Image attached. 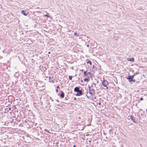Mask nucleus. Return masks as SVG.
Returning <instances> with one entry per match:
<instances>
[{
	"label": "nucleus",
	"instance_id": "16",
	"mask_svg": "<svg viewBox=\"0 0 147 147\" xmlns=\"http://www.w3.org/2000/svg\"><path fill=\"white\" fill-rule=\"evenodd\" d=\"M136 80L135 79H132V80H131L129 81V82H135Z\"/></svg>",
	"mask_w": 147,
	"mask_h": 147
},
{
	"label": "nucleus",
	"instance_id": "37",
	"mask_svg": "<svg viewBox=\"0 0 147 147\" xmlns=\"http://www.w3.org/2000/svg\"><path fill=\"white\" fill-rule=\"evenodd\" d=\"M84 70L83 69L82 70V71H83Z\"/></svg>",
	"mask_w": 147,
	"mask_h": 147
},
{
	"label": "nucleus",
	"instance_id": "38",
	"mask_svg": "<svg viewBox=\"0 0 147 147\" xmlns=\"http://www.w3.org/2000/svg\"><path fill=\"white\" fill-rule=\"evenodd\" d=\"M146 111H147V109H146Z\"/></svg>",
	"mask_w": 147,
	"mask_h": 147
},
{
	"label": "nucleus",
	"instance_id": "2",
	"mask_svg": "<svg viewBox=\"0 0 147 147\" xmlns=\"http://www.w3.org/2000/svg\"><path fill=\"white\" fill-rule=\"evenodd\" d=\"M102 85L104 87H106V89H108V87L107 86L109 85V83H108V81L106 80H103L102 82Z\"/></svg>",
	"mask_w": 147,
	"mask_h": 147
},
{
	"label": "nucleus",
	"instance_id": "22",
	"mask_svg": "<svg viewBox=\"0 0 147 147\" xmlns=\"http://www.w3.org/2000/svg\"><path fill=\"white\" fill-rule=\"evenodd\" d=\"M56 91L57 92H58V90L57 89L56 90Z\"/></svg>",
	"mask_w": 147,
	"mask_h": 147
},
{
	"label": "nucleus",
	"instance_id": "11",
	"mask_svg": "<svg viewBox=\"0 0 147 147\" xmlns=\"http://www.w3.org/2000/svg\"><path fill=\"white\" fill-rule=\"evenodd\" d=\"M87 63H89L90 65H91L92 64L91 62L89 60H88V61H87Z\"/></svg>",
	"mask_w": 147,
	"mask_h": 147
},
{
	"label": "nucleus",
	"instance_id": "20",
	"mask_svg": "<svg viewBox=\"0 0 147 147\" xmlns=\"http://www.w3.org/2000/svg\"><path fill=\"white\" fill-rule=\"evenodd\" d=\"M140 100H143V98H142V97H141V98H140Z\"/></svg>",
	"mask_w": 147,
	"mask_h": 147
},
{
	"label": "nucleus",
	"instance_id": "7",
	"mask_svg": "<svg viewBox=\"0 0 147 147\" xmlns=\"http://www.w3.org/2000/svg\"><path fill=\"white\" fill-rule=\"evenodd\" d=\"M22 13L24 15V16H26L27 15V14H28V13L27 11H25L24 10H22L21 11Z\"/></svg>",
	"mask_w": 147,
	"mask_h": 147
},
{
	"label": "nucleus",
	"instance_id": "34",
	"mask_svg": "<svg viewBox=\"0 0 147 147\" xmlns=\"http://www.w3.org/2000/svg\"><path fill=\"white\" fill-rule=\"evenodd\" d=\"M74 99L75 100H76V98L75 97Z\"/></svg>",
	"mask_w": 147,
	"mask_h": 147
},
{
	"label": "nucleus",
	"instance_id": "5",
	"mask_svg": "<svg viewBox=\"0 0 147 147\" xmlns=\"http://www.w3.org/2000/svg\"><path fill=\"white\" fill-rule=\"evenodd\" d=\"M60 96L62 98H63L64 97V93L62 91H60Z\"/></svg>",
	"mask_w": 147,
	"mask_h": 147
},
{
	"label": "nucleus",
	"instance_id": "29",
	"mask_svg": "<svg viewBox=\"0 0 147 147\" xmlns=\"http://www.w3.org/2000/svg\"><path fill=\"white\" fill-rule=\"evenodd\" d=\"M73 147H76V146L75 145L73 146Z\"/></svg>",
	"mask_w": 147,
	"mask_h": 147
},
{
	"label": "nucleus",
	"instance_id": "12",
	"mask_svg": "<svg viewBox=\"0 0 147 147\" xmlns=\"http://www.w3.org/2000/svg\"><path fill=\"white\" fill-rule=\"evenodd\" d=\"M96 84L94 83H93L91 85V87H96Z\"/></svg>",
	"mask_w": 147,
	"mask_h": 147
},
{
	"label": "nucleus",
	"instance_id": "9",
	"mask_svg": "<svg viewBox=\"0 0 147 147\" xmlns=\"http://www.w3.org/2000/svg\"><path fill=\"white\" fill-rule=\"evenodd\" d=\"M127 60L128 61L134 62V59L133 57H132L131 58H129L127 59Z\"/></svg>",
	"mask_w": 147,
	"mask_h": 147
},
{
	"label": "nucleus",
	"instance_id": "30",
	"mask_svg": "<svg viewBox=\"0 0 147 147\" xmlns=\"http://www.w3.org/2000/svg\"><path fill=\"white\" fill-rule=\"evenodd\" d=\"M14 108H15V109H16V106H15V105H14Z\"/></svg>",
	"mask_w": 147,
	"mask_h": 147
},
{
	"label": "nucleus",
	"instance_id": "8",
	"mask_svg": "<svg viewBox=\"0 0 147 147\" xmlns=\"http://www.w3.org/2000/svg\"><path fill=\"white\" fill-rule=\"evenodd\" d=\"M80 90V88L78 87H76L74 88V91L77 92Z\"/></svg>",
	"mask_w": 147,
	"mask_h": 147
},
{
	"label": "nucleus",
	"instance_id": "13",
	"mask_svg": "<svg viewBox=\"0 0 147 147\" xmlns=\"http://www.w3.org/2000/svg\"><path fill=\"white\" fill-rule=\"evenodd\" d=\"M84 81H88L89 80V79L86 78H85L84 79Z\"/></svg>",
	"mask_w": 147,
	"mask_h": 147
},
{
	"label": "nucleus",
	"instance_id": "28",
	"mask_svg": "<svg viewBox=\"0 0 147 147\" xmlns=\"http://www.w3.org/2000/svg\"><path fill=\"white\" fill-rule=\"evenodd\" d=\"M98 104L100 105H101V103L100 102H99L98 103Z\"/></svg>",
	"mask_w": 147,
	"mask_h": 147
},
{
	"label": "nucleus",
	"instance_id": "35",
	"mask_svg": "<svg viewBox=\"0 0 147 147\" xmlns=\"http://www.w3.org/2000/svg\"><path fill=\"white\" fill-rule=\"evenodd\" d=\"M9 110H11V108H9Z\"/></svg>",
	"mask_w": 147,
	"mask_h": 147
},
{
	"label": "nucleus",
	"instance_id": "23",
	"mask_svg": "<svg viewBox=\"0 0 147 147\" xmlns=\"http://www.w3.org/2000/svg\"><path fill=\"white\" fill-rule=\"evenodd\" d=\"M59 88V86H57V89H58Z\"/></svg>",
	"mask_w": 147,
	"mask_h": 147
},
{
	"label": "nucleus",
	"instance_id": "10",
	"mask_svg": "<svg viewBox=\"0 0 147 147\" xmlns=\"http://www.w3.org/2000/svg\"><path fill=\"white\" fill-rule=\"evenodd\" d=\"M84 75L85 76L87 77V73H86V71H84Z\"/></svg>",
	"mask_w": 147,
	"mask_h": 147
},
{
	"label": "nucleus",
	"instance_id": "14",
	"mask_svg": "<svg viewBox=\"0 0 147 147\" xmlns=\"http://www.w3.org/2000/svg\"><path fill=\"white\" fill-rule=\"evenodd\" d=\"M74 35L75 36H79V35L78 34L76 33V32H75L74 33Z\"/></svg>",
	"mask_w": 147,
	"mask_h": 147
},
{
	"label": "nucleus",
	"instance_id": "18",
	"mask_svg": "<svg viewBox=\"0 0 147 147\" xmlns=\"http://www.w3.org/2000/svg\"><path fill=\"white\" fill-rule=\"evenodd\" d=\"M45 16L47 17H50V16H49L47 14H46V15H45Z\"/></svg>",
	"mask_w": 147,
	"mask_h": 147
},
{
	"label": "nucleus",
	"instance_id": "3",
	"mask_svg": "<svg viewBox=\"0 0 147 147\" xmlns=\"http://www.w3.org/2000/svg\"><path fill=\"white\" fill-rule=\"evenodd\" d=\"M77 93L76 94L77 96H80L83 94L82 91L81 90H79L77 92Z\"/></svg>",
	"mask_w": 147,
	"mask_h": 147
},
{
	"label": "nucleus",
	"instance_id": "17",
	"mask_svg": "<svg viewBox=\"0 0 147 147\" xmlns=\"http://www.w3.org/2000/svg\"><path fill=\"white\" fill-rule=\"evenodd\" d=\"M87 76H88V75L90 76L91 75V73L90 72H88L87 73Z\"/></svg>",
	"mask_w": 147,
	"mask_h": 147
},
{
	"label": "nucleus",
	"instance_id": "15",
	"mask_svg": "<svg viewBox=\"0 0 147 147\" xmlns=\"http://www.w3.org/2000/svg\"><path fill=\"white\" fill-rule=\"evenodd\" d=\"M72 76H69V80H71L72 79Z\"/></svg>",
	"mask_w": 147,
	"mask_h": 147
},
{
	"label": "nucleus",
	"instance_id": "27",
	"mask_svg": "<svg viewBox=\"0 0 147 147\" xmlns=\"http://www.w3.org/2000/svg\"><path fill=\"white\" fill-rule=\"evenodd\" d=\"M50 53H51V52H50V51H49V52H48V54H50Z\"/></svg>",
	"mask_w": 147,
	"mask_h": 147
},
{
	"label": "nucleus",
	"instance_id": "6",
	"mask_svg": "<svg viewBox=\"0 0 147 147\" xmlns=\"http://www.w3.org/2000/svg\"><path fill=\"white\" fill-rule=\"evenodd\" d=\"M130 118L131 119V120L133 121V122L135 123L136 122L135 121V118L134 116L132 115H131L130 116Z\"/></svg>",
	"mask_w": 147,
	"mask_h": 147
},
{
	"label": "nucleus",
	"instance_id": "32",
	"mask_svg": "<svg viewBox=\"0 0 147 147\" xmlns=\"http://www.w3.org/2000/svg\"><path fill=\"white\" fill-rule=\"evenodd\" d=\"M88 141H89V142H90V143L91 142V141H90V140H89Z\"/></svg>",
	"mask_w": 147,
	"mask_h": 147
},
{
	"label": "nucleus",
	"instance_id": "25",
	"mask_svg": "<svg viewBox=\"0 0 147 147\" xmlns=\"http://www.w3.org/2000/svg\"><path fill=\"white\" fill-rule=\"evenodd\" d=\"M51 82H53V83H54V81H53V80H52L51 81Z\"/></svg>",
	"mask_w": 147,
	"mask_h": 147
},
{
	"label": "nucleus",
	"instance_id": "26",
	"mask_svg": "<svg viewBox=\"0 0 147 147\" xmlns=\"http://www.w3.org/2000/svg\"><path fill=\"white\" fill-rule=\"evenodd\" d=\"M56 101L57 102H59V100L58 99H57Z\"/></svg>",
	"mask_w": 147,
	"mask_h": 147
},
{
	"label": "nucleus",
	"instance_id": "33",
	"mask_svg": "<svg viewBox=\"0 0 147 147\" xmlns=\"http://www.w3.org/2000/svg\"><path fill=\"white\" fill-rule=\"evenodd\" d=\"M87 46L88 47H89V45H87Z\"/></svg>",
	"mask_w": 147,
	"mask_h": 147
},
{
	"label": "nucleus",
	"instance_id": "36",
	"mask_svg": "<svg viewBox=\"0 0 147 147\" xmlns=\"http://www.w3.org/2000/svg\"><path fill=\"white\" fill-rule=\"evenodd\" d=\"M94 98H96V97H94Z\"/></svg>",
	"mask_w": 147,
	"mask_h": 147
},
{
	"label": "nucleus",
	"instance_id": "31",
	"mask_svg": "<svg viewBox=\"0 0 147 147\" xmlns=\"http://www.w3.org/2000/svg\"><path fill=\"white\" fill-rule=\"evenodd\" d=\"M65 99L66 100H67V98L66 97H65Z\"/></svg>",
	"mask_w": 147,
	"mask_h": 147
},
{
	"label": "nucleus",
	"instance_id": "4",
	"mask_svg": "<svg viewBox=\"0 0 147 147\" xmlns=\"http://www.w3.org/2000/svg\"><path fill=\"white\" fill-rule=\"evenodd\" d=\"M134 78V76H129L127 78V79L129 80V81L131 80H132Z\"/></svg>",
	"mask_w": 147,
	"mask_h": 147
},
{
	"label": "nucleus",
	"instance_id": "19",
	"mask_svg": "<svg viewBox=\"0 0 147 147\" xmlns=\"http://www.w3.org/2000/svg\"><path fill=\"white\" fill-rule=\"evenodd\" d=\"M44 130H45V131H47V132H49V133H50V132H49V131H47V130L46 129H44Z\"/></svg>",
	"mask_w": 147,
	"mask_h": 147
},
{
	"label": "nucleus",
	"instance_id": "21",
	"mask_svg": "<svg viewBox=\"0 0 147 147\" xmlns=\"http://www.w3.org/2000/svg\"><path fill=\"white\" fill-rule=\"evenodd\" d=\"M93 67L94 69H95L96 67L94 66V65H93Z\"/></svg>",
	"mask_w": 147,
	"mask_h": 147
},
{
	"label": "nucleus",
	"instance_id": "24",
	"mask_svg": "<svg viewBox=\"0 0 147 147\" xmlns=\"http://www.w3.org/2000/svg\"><path fill=\"white\" fill-rule=\"evenodd\" d=\"M112 131V129H110L109 130V133H110L111 131Z\"/></svg>",
	"mask_w": 147,
	"mask_h": 147
},
{
	"label": "nucleus",
	"instance_id": "39",
	"mask_svg": "<svg viewBox=\"0 0 147 147\" xmlns=\"http://www.w3.org/2000/svg\"><path fill=\"white\" fill-rule=\"evenodd\" d=\"M49 78L50 79V78H51L50 77H49Z\"/></svg>",
	"mask_w": 147,
	"mask_h": 147
},
{
	"label": "nucleus",
	"instance_id": "1",
	"mask_svg": "<svg viewBox=\"0 0 147 147\" xmlns=\"http://www.w3.org/2000/svg\"><path fill=\"white\" fill-rule=\"evenodd\" d=\"M89 93L92 96L95 95V90L94 88H91V87L88 86Z\"/></svg>",
	"mask_w": 147,
	"mask_h": 147
}]
</instances>
